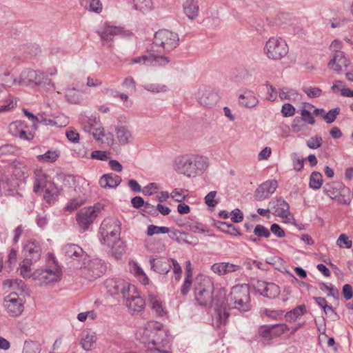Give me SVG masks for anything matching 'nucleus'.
I'll return each instance as SVG.
<instances>
[{
    "mask_svg": "<svg viewBox=\"0 0 353 353\" xmlns=\"http://www.w3.org/2000/svg\"><path fill=\"white\" fill-rule=\"evenodd\" d=\"M199 103L205 107L211 108L219 100L218 93L210 88H203L199 90L197 95Z\"/></svg>",
    "mask_w": 353,
    "mask_h": 353,
    "instance_id": "15",
    "label": "nucleus"
},
{
    "mask_svg": "<svg viewBox=\"0 0 353 353\" xmlns=\"http://www.w3.org/2000/svg\"><path fill=\"white\" fill-rule=\"evenodd\" d=\"M58 154L55 151L48 150L43 154L37 156L39 161L52 163L56 161Z\"/></svg>",
    "mask_w": 353,
    "mask_h": 353,
    "instance_id": "51",
    "label": "nucleus"
},
{
    "mask_svg": "<svg viewBox=\"0 0 353 353\" xmlns=\"http://www.w3.org/2000/svg\"><path fill=\"white\" fill-rule=\"evenodd\" d=\"M250 288L248 285H236L232 288L227 298L228 305L239 310L248 312L251 308Z\"/></svg>",
    "mask_w": 353,
    "mask_h": 353,
    "instance_id": "4",
    "label": "nucleus"
},
{
    "mask_svg": "<svg viewBox=\"0 0 353 353\" xmlns=\"http://www.w3.org/2000/svg\"><path fill=\"white\" fill-rule=\"evenodd\" d=\"M306 312V307L305 305H300L285 314L287 321L290 322H294L298 317L302 316Z\"/></svg>",
    "mask_w": 353,
    "mask_h": 353,
    "instance_id": "36",
    "label": "nucleus"
},
{
    "mask_svg": "<svg viewBox=\"0 0 353 353\" xmlns=\"http://www.w3.org/2000/svg\"><path fill=\"white\" fill-rule=\"evenodd\" d=\"M350 60L345 57L343 52H338L334 54L332 59L329 61L327 66L330 70L336 73H341L343 68H347Z\"/></svg>",
    "mask_w": 353,
    "mask_h": 353,
    "instance_id": "20",
    "label": "nucleus"
},
{
    "mask_svg": "<svg viewBox=\"0 0 353 353\" xmlns=\"http://www.w3.org/2000/svg\"><path fill=\"white\" fill-rule=\"evenodd\" d=\"M216 194V191H211L205 196V203L208 207L214 208L218 204L219 201L215 199Z\"/></svg>",
    "mask_w": 353,
    "mask_h": 353,
    "instance_id": "59",
    "label": "nucleus"
},
{
    "mask_svg": "<svg viewBox=\"0 0 353 353\" xmlns=\"http://www.w3.org/2000/svg\"><path fill=\"white\" fill-rule=\"evenodd\" d=\"M170 262V259H165L161 257L157 259L151 258L150 259L152 269L161 274H166L170 272L171 269Z\"/></svg>",
    "mask_w": 353,
    "mask_h": 353,
    "instance_id": "24",
    "label": "nucleus"
},
{
    "mask_svg": "<svg viewBox=\"0 0 353 353\" xmlns=\"http://www.w3.org/2000/svg\"><path fill=\"white\" fill-rule=\"evenodd\" d=\"M143 88L147 91L154 93L165 92L168 91L167 85L158 83H146L143 85Z\"/></svg>",
    "mask_w": 353,
    "mask_h": 353,
    "instance_id": "45",
    "label": "nucleus"
},
{
    "mask_svg": "<svg viewBox=\"0 0 353 353\" xmlns=\"http://www.w3.org/2000/svg\"><path fill=\"white\" fill-rule=\"evenodd\" d=\"M278 183L276 180L266 181L255 190L254 198L257 201H263L269 198L276 190Z\"/></svg>",
    "mask_w": 353,
    "mask_h": 353,
    "instance_id": "17",
    "label": "nucleus"
},
{
    "mask_svg": "<svg viewBox=\"0 0 353 353\" xmlns=\"http://www.w3.org/2000/svg\"><path fill=\"white\" fill-rule=\"evenodd\" d=\"M80 5L90 12L99 14L103 11V4L100 0H79Z\"/></svg>",
    "mask_w": 353,
    "mask_h": 353,
    "instance_id": "32",
    "label": "nucleus"
},
{
    "mask_svg": "<svg viewBox=\"0 0 353 353\" xmlns=\"http://www.w3.org/2000/svg\"><path fill=\"white\" fill-rule=\"evenodd\" d=\"M254 233L259 237L268 238L270 236V231L262 225H256L254 230Z\"/></svg>",
    "mask_w": 353,
    "mask_h": 353,
    "instance_id": "61",
    "label": "nucleus"
},
{
    "mask_svg": "<svg viewBox=\"0 0 353 353\" xmlns=\"http://www.w3.org/2000/svg\"><path fill=\"white\" fill-rule=\"evenodd\" d=\"M293 168L296 171H301L303 168L304 159L301 158L296 153L291 154Z\"/></svg>",
    "mask_w": 353,
    "mask_h": 353,
    "instance_id": "58",
    "label": "nucleus"
},
{
    "mask_svg": "<svg viewBox=\"0 0 353 353\" xmlns=\"http://www.w3.org/2000/svg\"><path fill=\"white\" fill-rule=\"evenodd\" d=\"M188 230L195 233H205L208 232L206 227L201 223L193 222L188 225Z\"/></svg>",
    "mask_w": 353,
    "mask_h": 353,
    "instance_id": "55",
    "label": "nucleus"
},
{
    "mask_svg": "<svg viewBox=\"0 0 353 353\" xmlns=\"http://www.w3.org/2000/svg\"><path fill=\"white\" fill-rule=\"evenodd\" d=\"M288 326L286 324H276L270 327H262L259 330L260 335L265 339H271L273 336L280 335L288 331Z\"/></svg>",
    "mask_w": 353,
    "mask_h": 353,
    "instance_id": "23",
    "label": "nucleus"
},
{
    "mask_svg": "<svg viewBox=\"0 0 353 353\" xmlns=\"http://www.w3.org/2000/svg\"><path fill=\"white\" fill-rule=\"evenodd\" d=\"M323 193L331 199H336L341 195L339 185L335 183L326 184L323 188Z\"/></svg>",
    "mask_w": 353,
    "mask_h": 353,
    "instance_id": "38",
    "label": "nucleus"
},
{
    "mask_svg": "<svg viewBox=\"0 0 353 353\" xmlns=\"http://www.w3.org/2000/svg\"><path fill=\"white\" fill-rule=\"evenodd\" d=\"M302 90L309 98L312 99L317 98L322 94L321 89L317 87L304 86Z\"/></svg>",
    "mask_w": 353,
    "mask_h": 353,
    "instance_id": "50",
    "label": "nucleus"
},
{
    "mask_svg": "<svg viewBox=\"0 0 353 353\" xmlns=\"http://www.w3.org/2000/svg\"><path fill=\"white\" fill-rule=\"evenodd\" d=\"M254 288L260 295L269 299L276 298L280 294V288L274 283L257 281Z\"/></svg>",
    "mask_w": 353,
    "mask_h": 353,
    "instance_id": "14",
    "label": "nucleus"
},
{
    "mask_svg": "<svg viewBox=\"0 0 353 353\" xmlns=\"http://www.w3.org/2000/svg\"><path fill=\"white\" fill-rule=\"evenodd\" d=\"M323 184V176L319 172H312L310 176L309 185L310 188L313 190H319L321 188Z\"/></svg>",
    "mask_w": 353,
    "mask_h": 353,
    "instance_id": "42",
    "label": "nucleus"
},
{
    "mask_svg": "<svg viewBox=\"0 0 353 353\" xmlns=\"http://www.w3.org/2000/svg\"><path fill=\"white\" fill-rule=\"evenodd\" d=\"M297 95L296 92L293 89L288 88H281L279 90V96L281 100H290Z\"/></svg>",
    "mask_w": 353,
    "mask_h": 353,
    "instance_id": "49",
    "label": "nucleus"
},
{
    "mask_svg": "<svg viewBox=\"0 0 353 353\" xmlns=\"http://www.w3.org/2000/svg\"><path fill=\"white\" fill-rule=\"evenodd\" d=\"M85 203V199L83 197L79 196L70 200L65 207V209L68 211H74Z\"/></svg>",
    "mask_w": 353,
    "mask_h": 353,
    "instance_id": "48",
    "label": "nucleus"
},
{
    "mask_svg": "<svg viewBox=\"0 0 353 353\" xmlns=\"http://www.w3.org/2000/svg\"><path fill=\"white\" fill-rule=\"evenodd\" d=\"M122 32V28L112 26L109 22H105L97 30V33L101 39L106 41H112L114 37L121 34Z\"/></svg>",
    "mask_w": 353,
    "mask_h": 353,
    "instance_id": "18",
    "label": "nucleus"
},
{
    "mask_svg": "<svg viewBox=\"0 0 353 353\" xmlns=\"http://www.w3.org/2000/svg\"><path fill=\"white\" fill-rule=\"evenodd\" d=\"M133 7L135 10H140L143 12L152 10L153 3L152 0H132Z\"/></svg>",
    "mask_w": 353,
    "mask_h": 353,
    "instance_id": "44",
    "label": "nucleus"
},
{
    "mask_svg": "<svg viewBox=\"0 0 353 353\" xmlns=\"http://www.w3.org/2000/svg\"><path fill=\"white\" fill-rule=\"evenodd\" d=\"M65 98L70 103L77 104L81 100V96L79 90L75 88H68L65 91Z\"/></svg>",
    "mask_w": 353,
    "mask_h": 353,
    "instance_id": "40",
    "label": "nucleus"
},
{
    "mask_svg": "<svg viewBox=\"0 0 353 353\" xmlns=\"http://www.w3.org/2000/svg\"><path fill=\"white\" fill-rule=\"evenodd\" d=\"M272 213L279 217H286L290 214L289 204L281 197L272 199L270 202Z\"/></svg>",
    "mask_w": 353,
    "mask_h": 353,
    "instance_id": "22",
    "label": "nucleus"
},
{
    "mask_svg": "<svg viewBox=\"0 0 353 353\" xmlns=\"http://www.w3.org/2000/svg\"><path fill=\"white\" fill-rule=\"evenodd\" d=\"M97 342V336L94 333L86 334L81 341L80 345L85 351H90L94 348Z\"/></svg>",
    "mask_w": 353,
    "mask_h": 353,
    "instance_id": "35",
    "label": "nucleus"
},
{
    "mask_svg": "<svg viewBox=\"0 0 353 353\" xmlns=\"http://www.w3.org/2000/svg\"><path fill=\"white\" fill-rule=\"evenodd\" d=\"M336 245L340 248L350 249L352 246V241L349 239L346 234H342L338 238Z\"/></svg>",
    "mask_w": 353,
    "mask_h": 353,
    "instance_id": "56",
    "label": "nucleus"
},
{
    "mask_svg": "<svg viewBox=\"0 0 353 353\" xmlns=\"http://www.w3.org/2000/svg\"><path fill=\"white\" fill-rule=\"evenodd\" d=\"M148 303L152 310L158 315L163 316L165 314V307L161 299L158 294L150 293L148 295Z\"/></svg>",
    "mask_w": 353,
    "mask_h": 353,
    "instance_id": "29",
    "label": "nucleus"
},
{
    "mask_svg": "<svg viewBox=\"0 0 353 353\" xmlns=\"http://www.w3.org/2000/svg\"><path fill=\"white\" fill-rule=\"evenodd\" d=\"M99 230L102 236V243L110 248L120 237L121 223L116 219H105Z\"/></svg>",
    "mask_w": 353,
    "mask_h": 353,
    "instance_id": "8",
    "label": "nucleus"
},
{
    "mask_svg": "<svg viewBox=\"0 0 353 353\" xmlns=\"http://www.w3.org/2000/svg\"><path fill=\"white\" fill-rule=\"evenodd\" d=\"M170 63V59L165 55L151 54L132 59L130 64H143L147 66H165Z\"/></svg>",
    "mask_w": 353,
    "mask_h": 353,
    "instance_id": "12",
    "label": "nucleus"
},
{
    "mask_svg": "<svg viewBox=\"0 0 353 353\" xmlns=\"http://www.w3.org/2000/svg\"><path fill=\"white\" fill-rule=\"evenodd\" d=\"M183 12L190 20H194L199 16V7L197 0H185L183 4Z\"/></svg>",
    "mask_w": 353,
    "mask_h": 353,
    "instance_id": "26",
    "label": "nucleus"
},
{
    "mask_svg": "<svg viewBox=\"0 0 353 353\" xmlns=\"http://www.w3.org/2000/svg\"><path fill=\"white\" fill-rule=\"evenodd\" d=\"M340 108L331 109L328 112L323 114L322 117L326 123H332L336 120L337 115L340 113Z\"/></svg>",
    "mask_w": 353,
    "mask_h": 353,
    "instance_id": "52",
    "label": "nucleus"
},
{
    "mask_svg": "<svg viewBox=\"0 0 353 353\" xmlns=\"http://www.w3.org/2000/svg\"><path fill=\"white\" fill-rule=\"evenodd\" d=\"M179 45V37L177 33L162 29L154 34L152 49L157 53L167 54Z\"/></svg>",
    "mask_w": 353,
    "mask_h": 353,
    "instance_id": "3",
    "label": "nucleus"
},
{
    "mask_svg": "<svg viewBox=\"0 0 353 353\" xmlns=\"http://www.w3.org/2000/svg\"><path fill=\"white\" fill-rule=\"evenodd\" d=\"M65 256L74 260H79L86 256L83 249L77 244H68L63 248Z\"/></svg>",
    "mask_w": 353,
    "mask_h": 353,
    "instance_id": "30",
    "label": "nucleus"
},
{
    "mask_svg": "<svg viewBox=\"0 0 353 353\" xmlns=\"http://www.w3.org/2000/svg\"><path fill=\"white\" fill-rule=\"evenodd\" d=\"M105 287L110 295H121L123 298L134 292V285L122 279H108L105 281Z\"/></svg>",
    "mask_w": 353,
    "mask_h": 353,
    "instance_id": "10",
    "label": "nucleus"
},
{
    "mask_svg": "<svg viewBox=\"0 0 353 353\" xmlns=\"http://www.w3.org/2000/svg\"><path fill=\"white\" fill-rule=\"evenodd\" d=\"M48 184L46 174L41 171H37L35 172V181L33 187L34 192H39L48 187Z\"/></svg>",
    "mask_w": 353,
    "mask_h": 353,
    "instance_id": "34",
    "label": "nucleus"
},
{
    "mask_svg": "<svg viewBox=\"0 0 353 353\" xmlns=\"http://www.w3.org/2000/svg\"><path fill=\"white\" fill-rule=\"evenodd\" d=\"M211 270L219 276L225 275V262H219L214 263L211 266Z\"/></svg>",
    "mask_w": 353,
    "mask_h": 353,
    "instance_id": "63",
    "label": "nucleus"
},
{
    "mask_svg": "<svg viewBox=\"0 0 353 353\" xmlns=\"http://www.w3.org/2000/svg\"><path fill=\"white\" fill-rule=\"evenodd\" d=\"M102 209V204L97 203L93 206L83 208L80 210L76 216L79 230L82 232L87 231Z\"/></svg>",
    "mask_w": 353,
    "mask_h": 353,
    "instance_id": "9",
    "label": "nucleus"
},
{
    "mask_svg": "<svg viewBox=\"0 0 353 353\" xmlns=\"http://www.w3.org/2000/svg\"><path fill=\"white\" fill-rule=\"evenodd\" d=\"M23 299L16 294H10L7 296L4 301V307L7 312L12 316H18L23 311Z\"/></svg>",
    "mask_w": 353,
    "mask_h": 353,
    "instance_id": "13",
    "label": "nucleus"
},
{
    "mask_svg": "<svg viewBox=\"0 0 353 353\" xmlns=\"http://www.w3.org/2000/svg\"><path fill=\"white\" fill-rule=\"evenodd\" d=\"M289 51L286 41L281 37H272L266 42L263 52L268 59L279 61L285 57Z\"/></svg>",
    "mask_w": 353,
    "mask_h": 353,
    "instance_id": "7",
    "label": "nucleus"
},
{
    "mask_svg": "<svg viewBox=\"0 0 353 353\" xmlns=\"http://www.w3.org/2000/svg\"><path fill=\"white\" fill-rule=\"evenodd\" d=\"M295 108L290 103H284L281 108V113L283 117H289L294 115Z\"/></svg>",
    "mask_w": 353,
    "mask_h": 353,
    "instance_id": "62",
    "label": "nucleus"
},
{
    "mask_svg": "<svg viewBox=\"0 0 353 353\" xmlns=\"http://www.w3.org/2000/svg\"><path fill=\"white\" fill-rule=\"evenodd\" d=\"M301 119L303 121L310 125H314L315 123V119L312 114L305 108L300 110Z\"/></svg>",
    "mask_w": 353,
    "mask_h": 353,
    "instance_id": "60",
    "label": "nucleus"
},
{
    "mask_svg": "<svg viewBox=\"0 0 353 353\" xmlns=\"http://www.w3.org/2000/svg\"><path fill=\"white\" fill-rule=\"evenodd\" d=\"M110 248L112 256L115 258H119L125 252V245L119 237Z\"/></svg>",
    "mask_w": 353,
    "mask_h": 353,
    "instance_id": "43",
    "label": "nucleus"
},
{
    "mask_svg": "<svg viewBox=\"0 0 353 353\" xmlns=\"http://www.w3.org/2000/svg\"><path fill=\"white\" fill-rule=\"evenodd\" d=\"M62 278L61 268L57 264L32 272V279L41 287L53 286Z\"/></svg>",
    "mask_w": 353,
    "mask_h": 353,
    "instance_id": "6",
    "label": "nucleus"
},
{
    "mask_svg": "<svg viewBox=\"0 0 353 353\" xmlns=\"http://www.w3.org/2000/svg\"><path fill=\"white\" fill-rule=\"evenodd\" d=\"M323 139L320 136H314L307 141L306 145L310 149H317L322 145Z\"/></svg>",
    "mask_w": 353,
    "mask_h": 353,
    "instance_id": "57",
    "label": "nucleus"
},
{
    "mask_svg": "<svg viewBox=\"0 0 353 353\" xmlns=\"http://www.w3.org/2000/svg\"><path fill=\"white\" fill-rule=\"evenodd\" d=\"M123 87L126 88L130 92H135L136 91V84L134 79L132 77H126L123 83Z\"/></svg>",
    "mask_w": 353,
    "mask_h": 353,
    "instance_id": "64",
    "label": "nucleus"
},
{
    "mask_svg": "<svg viewBox=\"0 0 353 353\" xmlns=\"http://www.w3.org/2000/svg\"><path fill=\"white\" fill-rule=\"evenodd\" d=\"M132 271L137 279L143 285L149 284V279L142 270V268L136 263L132 266Z\"/></svg>",
    "mask_w": 353,
    "mask_h": 353,
    "instance_id": "41",
    "label": "nucleus"
},
{
    "mask_svg": "<svg viewBox=\"0 0 353 353\" xmlns=\"http://www.w3.org/2000/svg\"><path fill=\"white\" fill-rule=\"evenodd\" d=\"M239 103L246 108H253L259 103V99L252 90H245L239 97Z\"/></svg>",
    "mask_w": 353,
    "mask_h": 353,
    "instance_id": "25",
    "label": "nucleus"
},
{
    "mask_svg": "<svg viewBox=\"0 0 353 353\" xmlns=\"http://www.w3.org/2000/svg\"><path fill=\"white\" fill-rule=\"evenodd\" d=\"M170 232V229L165 226H157L154 225H150L148 227L147 235L151 236L154 234H167Z\"/></svg>",
    "mask_w": 353,
    "mask_h": 353,
    "instance_id": "46",
    "label": "nucleus"
},
{
    "mask_svg": "<svg viewBox=\"0 0 353 353\" xmlns=\"http://www.w3.org/2000/svg\"><path fill=\"white\" fill-rule=\"evenodd\" d=\"M125 301V305L128 308L129 312L132 314H138L143 311L145 308V303L143 299L136 292L134 288V292H131L127 297H123Z\"/></svg>",
    "mask_w": 353,
    "mask_h": 353,
    "instance_id": "16",
    "label": "nucleus"
},
{
    "mask_svg": "<svg viewBox=\"0 0 353 353\" xmlns=\"http://www.w3.org/2000/svg\"><path fill=\"white\" fill-rule=\"evenodd\" d=\"M19 79L13 78L9 72L5 70L3 79H1V83L2 84V88L6 87H10L16 83H18Z\"/></svg>",
    "mask_w": 353,
    "mask_h": 353,
    "instance_id": "54",
    "label": "nucleus"
},
{
    "mask_svg": "<svg viewBox=\"0 0 353 353\" xmlns=\"http://www.w3.org/2000/svg\"><path fill=\"white\" fill-rule=\"evenodd\" d=\"M219 228H220L223 232L230 234L233 236H240L241 235V233L235 228V226L230 223H227L225 222H220Z\"/></svg>",
    "mask_w": 353,
    "mask_h": 353,
    "instance_id": "47",
    "label": "nucleus"
},
{
    "mask_svg": "<svg viewBox=\"0 0 353 353\" xmlns=\"http://www.w3.org/2000/svg\"><path fill=\"white\" fill-rule=\"evenodd\" d=\"M121 176L114 174H103L99 179V184L103 188H115L121 182Z\"/></svg>",
    "mask_w": 353,
    "mask_h": 353,
    "instance_id": "27",
    "label": "nucleus"
},
{
    "mask_svg": "<svg viewBox=\"0 0 353 353\" xmlns=\"http://www.w3.org/2000/svg\"><path fill=\"white\" fill-rule=\"evenodd\" d=\"M209 166V159L197 154H185L176 157L174 169L188 177H194L203 174Z\"/></svg>",
    "mask_w": 353,
    "mask_h": 353,
    "instance_id": "1",
    "label": "nucleus"
},
{
    "mask_svg": "<svg viewBox=\"0 0 353 353\" xmlns=\"http://www.w3.org/2000/svg\"><path fill=\"white\" fill-rule=\"evenodd\" d=\"M79 122L83 131L88 133H90L94 128L100 125L99 119L96 116L93 115L90 117L81 115Z\"/></svg>",
    "mask_w": 353,
    "mask_h": 353,
    "instance_id": "31",
    "label": "nucleus"
},
{
    "mask_svg": "<svg viewBox=\"0 0 353 353\" xmlns=\"http://www.w3.org/2000/svg\"><path fill=\"white\" fill-rule=\"evenodd\" d=\"M25 257L33 259V261H39L42 248L41 243L36 240H30L23 248Z\"/></svg>",
    "mask_w": 353,
    "mask_h": 353,
    "instance_id": "21",
    "label": "nucleus"
},
{
    "mask_svg": "<svg viewBox=\"0 0 353 353\" xmlns=\"http://www.w3.org/2000/svg\"><path fill=\"white\" fill-rule=\"evenodd\" d=\"M117 138L121 145H127L134 140L132 130L127 126L121 125L116 129Z\"/></svg>",
    "mask_w": 353,
    "mask_h": 353,
    "instance_id": "28",
    "label": "nucleus"
},
{
    "mask_svg": "<svg viewBox=\"0 0 353 353\" xmlns=\"http://www.w3.org/2000/svg\"><path fill=\"white\" fill-rule=\"evenodd\" d=\"M37 261L33 259L25 257L22 262L19 264L20 274L24 279H32V273H31V266Z\"/></svg>",
    "mask_w": 353,
    "mask_h": 353,
    "instance_id": "33",
    "label": "nucleus"
},
{
    "mask_svg": "<svg viewBox=\"0 0 353 353\" xmlns=\"http://www.w3.org/2000/svg\"><path fill=\"white\" fill-rule=\"evenodd\" d=\"M9 283V285L13 288L15 287L19 288V289L21 291V292L29 294H28V290L25 284V283L22 280H8L5 284Z\"/></svg>",
    "mask_w": 353,
    "mask_h": 353,
    "instance_id": "53",
    "label": "nucleus"
},
{
    "mask_svg": "<svg viewBox=\"0 0 353 353\" xmlns=\"http://www.w3.org/2000/svg\"><path fill=\"white\" fill-rule=\"evenodd\" d=\"M81 269L86 277L95 279L100 277L105 273L106 266L101 259H94L83 263V265L81 266Z\"/></svg>",
    "mask_w": 353,
    "mask_h": 353,
    "instance_id": "11",
    "label": "nucleus"
},
{
    "mask_svg": "<svg viewBox=\"0 0 353 353\" xmlns=\"http://www.w3.org/2000/svg\"><path fill=\"white\" fill-rule=\"evenodd\" d=\"M38 86L46 92H52L56 89L54 83L45 73H43Z\"/></svg>",
    "mask_w": 353,
    "mask_h": 353,
    "instance_id": "39",
    "label": "nucleus"
},
{
    "mask_svg": "<svg viewBox=\"0 0 353 353\" xmlns=\"http://www.w3.org/2000/svg\"><path fill=\"white\" fill-rule=\"evenodd\" d=\"M194 286V295L198 304L205 307L210 306L214 300V284L212 280L208 276H198Z\"/></svg>",
    "mask_w": 353,
    "mask_h": 353,
    "instance_id": "5",
    "label": "nucleus"
},
{
    "mask_svg": "<svg viewBox=\"0 0 353 353\" xmlns=\"http://www.w3.org/2000/svg\"><path fill=\"white\" fill-rule=\"evenodd\" d=\"M43 73V72L39 70H25L19 77L18 84L26 86L32 85H38Z\"/></svg>",
    "mask_w": 353,
    "mask_h": 353,
    "instance_id": "19",
    "label": "nucleus"
},
{
    "mask_svg": "<svg viewBox=\"0 0 353 353\" xmlns=\"http://www.w3.org/2000/svg\"><path fill=\"white\" fill-rule=\"evenodd\" d=\"M58 197L57 188L52 183H49L48 186L45 188L43 195L44 199L49 203L54 202Z\"/></svg>",
    "mask_w": 353,
    "mask_h": 353,
    "instance_id": "37",
    "label": "nucleus"
},
{
    "mask_svg": "<svg viewBox=\"0 0 353 353\" xmlns=\"http://www.w3.org/2000/svg\"><path fill=\"white\" fill-rule=\"evenodd\" d=\"M136 336L143 343L148 344L150 353H157L156 348L160 349V345L168 343L166 331L163 329V325L158 321H148L138 329Z\"/></svg>",
    "mask_w": 353,
    "mask_h": 353,
    "instance_id": "2",
    "label": "nucleus"
}]
</instances>
